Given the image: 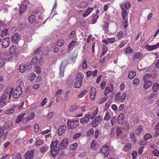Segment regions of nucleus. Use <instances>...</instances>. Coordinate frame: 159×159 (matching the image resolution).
<instances>
[{
	"instance_id": "obj_1",
	"label": "nucleus",
	"mask_w": 159,
	"mask_h": 159,
	"mask_svg": "<svg viewBox=\"0 0 159 159\" xmlns=\"http://www.w3.org/2000/svg\"><path fill=\"white\" fill-rule=\"evenodd\" d=\"M12 89L11 88H6L0 100V105L4 106L7 103V97L9 95V98H10L11 96V92Z\"/></svg>"
},
{
	"instance_id": "obj_2",
	"label": "nucleus",
	"mask_w": 159,
	"mask_h": 159,
	"mask_svg": "<svg viewBox=\"0 0 159 159\" xmlns=\"http://www.w3.org/2000/svg\"><path fill=\"white\" fill-rule=\"evenodd\" d=\"M98 111V108L97 107L94 111L93 112V115L92 116L90 114H86L84 117L80 119V122L82 124H85L89 122V119H93L97 114Z\"/></svg>"
},
{
	"instance_id": "obj_3",
	"label": "nucleus",
	"mask_w": 159,
	"mask_h": 159,
	"mask_svg": "<svg viewBox=\"0 0 159 159\" xmlns=\"http://www.w3.org/2000/svg\"><path fill=\"white\" fill-rule=\"evenodd\" d=\"M79 124L78 120H68L67 121V127L68 129H72L77 127Z\"/></svg>"
},
{
	"instance_id": "obj_4",
	"label": "nucleus",
	"mask_w": 159,
	"mask_h": 159,
	"mask_svg": "<svg viewBox=\"0 0 159 159\" xmlns=\"http://www.w3.org/2000/svg\"><path fill=\"white\" fill-rule=\"evenodd\" d=\"M13 91V90L12 91ZM22 92V89L21 87H16L11 94L14 98H18L20 97Z\"/></svg>"
},
{
	"instance_id": "obj_5",
	"label": "nucleus",
	"mask_w": 159,
	"mask_h": 159,
	"mask_svg": "<svg viewBox=\"0 0 159 159\" xmlns=\"http://www.w3.org/2000/svg\"><path fill=\"white\" fill-rule=\"evenodd\" d=\"M31 68L32 65L30 64H28L26 65L22 63L19 66V70L20 72L23 73L25 72L26 69L30 70Z\"/></svg>"
},
{
	"instance_id": "obj_6",
	"label": "nucleus",
	"mask_w": 159,
	"mask_h": 159,
	"mask_svg": "<svg viewBox=\"0 0 159 159\" xmlns=\"http://www.w3.org/2000/svg\"><path fill=\"white\" fill-rule=\"evenodd\" d=\"M69 140L67 138H65L63 139L59 144V147L61 149H64L66 148L68 145Z\"/></svg>"
},
{
	"instance_id": "obj_7",
	"label": "nucleus",
	"mask_w": 159,
	"mask_h": 159,
	"mask_svg": "<svg viewBox=\"0 0 159 159\" xmlns=\"http://www.w3.org/2000/svg\"><path fill=\"white\" fill-rule=\"evenodd\" d=\"M109 148L107 145H105L101 149V152L102 153L104 157L107 156L109 153Z\"/></svg>"
},
{
	"instance_id": "obj_8",
	"label": "nucleus",
	"mask_w": 159,
	"mask_h": 159,
	"mask_svg": "<svg viewBox=\"0 0 159 159\" xmlns=\"http://www.w3.org/2000/svg\"><path fill=\"white\" fill-rule=\"evenodd\" d=\"M10 44V40L9 37H7L4 38L2 40V46L3 48L8 47Z\"/></svg>"
},
{
	"instance_id": "obj_9",
	"label": "nucleus",
	"mask_w": 159,
	"mask_h": 159,
	"mask_svg": "<svg viewBox=\"0 0 159 159\" xmlns=\"http://www.w3.org/2000/svg\"><path fill=\"white\" fill-rule=\"evenodd\" d=\"M20 35L17 33L13 34L11 37V41L14 44L17 43L20 39Z\"/></svg>"
},
{
	"instance_id": "obj_10",
	"label": "nucleus",
	"mask_w": 159,
	"mask_h": 159,
	"mask_svg": "<svg viewBox=\"0 0 159 159\" xmlns=\"http://www.w3.org/2000/svg\"><path fill=\"white\" fill-rule=\"evenodd\" d=\"M113 85L111 84H109L105 88L104 91L105 96H106L109 93H111L113 90Z\"/></svg>"
},
{
	"instance_id": "obj_11",
	"label": "nucleus",
	"mask_w": 159,
	"mask_h": 159,
	"mask_svg": "<svg viewBox=\"0 0 159 159\" xmlns=\"http://www.w3.org/2000/svg\"><path fill=\"white\" fill-rule=\"evenodd\" d=\"M34 150H31L27 152L25 155V159H32L34 156Z\"/></svg>"
},
{
	"instance_id": "obj_12",
	"label": "nucleus",
	"mask_w": 159,
	"mask_h": 159,
	"mask_svg": "<svg viewBox=\"0 0 159 159\" xmlns=\"http://www.w3.org/2000/svg\"><path fill=\"white\" fill-rule=\"evenodd\" d=\"M66 129V126L65 125H62L60 126L58 129V134L59 135H61L65 132Z\"/></svg>"
},
{
	"instance_id": "obj_13",
	"label": "nucleus",
	"mask_w": 159,
	"mask_h": 159,
	"mask_svg": "<svg viewBox=\"0 0 159 159\" xmlns=\"http://www.w3.org/2000/svg\"><path fill=\"white\" fill-rule=\"evenodd\" d=\"M124 114L123 113H120L119 115L117 118V123L120 125L124 121Z\"/></svg>"
},
{
	"instance_id": "obj_14",
	"label": "nucleus",
	"mask_w": 159,
	"mask_h": 159,
	"mask_svg": "<svg viewBox=\"0 0 159 159\" xmlns=\"http://www.w3.org/2000/svg\"><path fill=\"white\" fill-rule=\"evenodd\" d=\"M51 154L53 157H55L59 152V148H51Z\"/></svg>"
},
{
	"instance_id": "obj_15",
	"label": "nucleus",
	"mask_w": 159,
	"mask_h": 159,
	"mask_svg": "<svg viewBox=\"0 0 159 159\" xmlns=\"http://www.w3.org/2000/svg\"><path fill=\"white\" fill-rule=\"evenodd\" d=\"M143 57V54L141 52H137L135 53L133 57V60H135L136 59H142Z\"/></svg>"
},
{
	"instance_id": "obj_16",
	"label": "nucleus",
	"mask_w": 159,
	"mask_h": 159,
	"mask_svg": "<svg viewBox=\"0 0 159 159\" xmlns=\"http://www.w3.org/2000/svg\"><path fill=\"white\" fill-rule=\"evenodd\" d=\"M159 47V43H157L155 45L152 46H150L148 45H146V48H147V49L149 51L154 50L155 49L157 48L158 47Z\"/></svg>"
},
{
	"instance_id": "obj_17",
	"label": "nucleus",
	"mask_w": 159,
	"mask_h": 159,
	"mask_svg": "<svg viewBox=\"0 0 159 159\" xmlns=\"http://www.w3.org/2000/svg\"><path fill=\"white\" fill-rule=\"evenodd\" d=\"M88 4V2L82 1L78 4L77 7L79 8H84L86 7Z\"/></svg>"
},
{
	"instance_id": "obj_18",
	"label": "nucleus",
	"mask_w": 159,
	"mask_h": 159,
	"mask_svg": "<svg viewBox=\"0 0 159 159\" xmlns=\"http://www.w3.org/2000/svg\"><path fill=\"white\" fill-rule=\"evenodd\" d=\"M25 115V113H22L21 114L19 115L16 119L15 120V123L18 124L20 123L23 118Z\"/></svg>"
},
{
	"instance_id": "obj_19",
	"label": "nucleus",
	"mask_w": 159,
	"mask_h": 159,
	"mask_svg": "<svg viewBox=\"0 0 159 159\" xmlns=\"http://www.w3.org/2000/svg\"><path fill=\"white\" fill-rule=\"evenodd\" d=\"M112 115V113L111 111H107L105 114L103 120L107 121L108 120L111 116Z\"/></svg>"
},
{
	"instance_id": "obj_20",
	"label": "nucleus",
	"mask_w": 159,
	"mask_h": 159,
	"mask_svg": "<svg viewBox=\"0 0 159 159\" xmlns=\"http://www.w3.org/2000/svg\"><path fill=\"white\" fill-rule=\"evenodd\" d=\"M130 6V4L128 2L124 3L120 6L122 10L128 9L129 8Z\"/></svg>"
},
{
	"instance_id": "obj_21",
	"label": "nucleus",
	"mask_w": 159,
	"mask_h": 159,
	"mask_svg": "<svg viewBox=\"0 0 159 159\" xmlns=\"http://www.w3.org/2000/svg\"><path fill=\"white\" fill-rule=\"evenodd\" d=\"M131 147L132 145L131 144L129 143H127L124 146L123 150L124 152H128L130 150Z\"/></svg>"
},
{
	"instance_id": "obj_22",
	"label": "nucleus",
	"mask_w": 159,
	"mask_h": 159,
	"mask_svg": "<svg viewBox=\"0 0 159 159\" xmlns=\"http://www.w3.org/2000/svg\"><path fill=\"white\" fill-rule=\"evenodd\" d=\"M58 141L57 140H55L52 141L50 145V148H59L57 147Z\"/></svg>"
},
{
	"instance_id": "obj_23",
	"label": "nucleus",
	"mask_w": 159,
	"mask_h": 159,
	"mask_svg": "<svg viewBox=\"0 0 159 159\" xmlns=\"http://www.w3.org/2000/svg\"><path fill=\"white\" fill-rule=\"evenodd\" d=\"M152 78L151 75L150 74H145L143 77V79L144 82L149 81Z\"/></svg>"
},
{
	"instance_id": "obj_24",
	"label": "nucleus",
	"mask_w": 159,
	"mask_h": 159,
	"mask_svg": "<svg viewBox=\"0 0 159 159\" xmlns=\"http://www.w3.org/2000/svg\"><path fill=\"white\" fill-rule=\"evenodd\" d=\"M84 78V75L81 73H79L76 76V80H78L82 82Z\"/></svg>"
},
{
	"instance_id": "obj_25",
	"label": "nucleus",
	"mask_w": 159,
	"mask_h": 159,
	"mask_svg": "<svg viewBox=\"0 0 159 159\" xmlns=\"http://www.w3.org/2000/svg\"><path fill=\"white\" fill-rule=\"evenodd\" d=\"M11 54L13 55L17 52V49L16 46H13L11 47L10 48Z\"/></svg>"
},
{
	"instance_id": "obj_26",
	"label": "nucleus",
	"mask_w": 159,
	"mask_h": 159,
	"mask_svg": "<svg viewBox=\"0 0 159 159\" xmlns=\"http://www.w3.org/2000/svg\"><path fill=\"white\" fill-rule=\"evenodd\" d=\"M144 82V88L145 89H148L150 86L152 85V82L151 81H148Z\"/></svg>"
},
{
	"instance_id": "obj_27",
	"label": "nucleus",
	"mask_w": 159,
	"mask_h": 159,
	"mask_svg": "<svg viewBox=\"0 0 159 159\" xmlns=\"http://www.w3.org/2000/svg\"><path fill=\"white\" fill-rule=\"evenodd\" d=\"M93 8L92 7L89 8L88 10H86L83 15L84 17H86L89 15L93 10Z\"/></svg>"
},
{
	"instance_id": "obj_28",
	"label": "nucleus",
	"mask_w": 159,
	"mask_h": 159,
	"mask_svg": "<svg viewBox=\"0 0 159 159\" xmlns=\"http://www.w3.org/2000/svg\"><path fill=\"white\" fill-rule=\"evenodd\" d=\"M136 75V72L134 71H130L128 74V78L129 79H132L134 78Z\"/></svg>"
},
{
	"instance_id": "obj_29",
	"label": "nucleus",
	"mask_w": 159,
	"mask_h": 159,
	"mask_svg": "<svg viewBox=\"0 0 159 159\" xmlns=\"http://www.w3.org/2000/svg\"><path fill=\"white\" fill-rule=\"evenodd\" d=\"M155 130L156 131L154 136L157 137L159 135V123H158L156 125Z\"/></svg>"
},
{
	"instance_id": "obj_30",
	"label": "nucleus",
	"mask_w": 159,
	"mask_h": 159,
	"mask_svg": "<svg viewBox=\"0 0 159 159\" xmlns=\"http://www.w3.org/2000/svg\"><path fill=\"white\" fill-rule=\"evenodd\" d=\"M36 20V16L34 15H31L29 18V21L30 23H33Z\"/></svg>"
},
{
	"instance_id": "obj_31",
	"label": "nucleus",
	"mask_w": 159,
	"mask_h": 159,
	"mask_svg": "<svg viewBox=\"0 0 159 159\" xmlns=\"http://www.w3.org/2000/svg\"><path fill=\"white\" fill-rule=\"evenodd\" d=\"M62 90L61 89H59L57 92L55 94V96L56 97V101L57 102V98L59 97V95H62Z\"/></svg>"
},
{
	"instance_id": "obj_32",
	"label": "nucleus",
	"mask_w": 159,
	"mask_h": 159,
	"mask_svg": "<svg viewBox=\"0 0 159 159\" xmlns=\"http://www.w3.org/2000/svg\"><path fill=\"white\" fill-rule=\"evenodd\" d=\"M82 82L78 80H76L74 84V87L75 88H79L81 86Z\"/></svg>"
},
{
	"instance_id": "obj_33",
	"label": "nucleus",
	"mask_w": 159,
	"mask_h": 159,
	"mask_svg": "<svg viewBox=\"0 0 159 159\" xmlns=\"http://www.w3.org/2000/svg\"><path fill=\"white\" fill-rule=\"evenodd\" d=\"M27 7V6L25 4H23L20 7L19 14L21 15L25 11Z\"/></svg>"
},
{
	"instance_id": "obj_34",
	"label": "nucleus",
	"mask_w": 159,
	"mask_h": 159,
	"mask_svg": "<svg viewBox=\"0 0 159 159\" xmlns=\"http://www.w3.org/2000/svg\"><path fill=\"white\" fill-rule=\"evenodd\" d=\"M49 147L47 145H45L43 147L41 148L40 149V151L42 153H44L46 151L48 150Z\"/></svg>"
},
{
	"instance_id": "obj_35",
	"label": "nucleus",
	"mask_w": 159,
	"mask_h": 159,
	"mask_svg": "<svg viewBox=\"0 0 159 159\" xmlns=\"http://www.w3.org/2000/svg\"><path fill=\"white\" fill-rule=\"evenodd\" d=\"M77 147V144L75 142L71 144L70 146V149L72 150H75Z\"/></svg>"
},
{
	"instance_id": "obj_36",
	"label": "nucleus",
	"mask_w": 159,
	"mask_h": 159,
	"mask_svg": "<svg viewBox=\"0 0 159 159\" xmlns=\"http://www.w3.org/2000/svg\"><path fill=\"white\" fill-rule=\"evenodd\" d=\"M159 89V85L157 83H155L153 85L152 90L154 92H157Z\"/></svg>"
},
{
	"instance_id": "obj_37",
	"label": "nucleus",
	"mask_w": 159,
	"mask_h": 159,
	"mask_svg": "<svg viewBox=\"0 0 159 159\" xmlns=\"http://www.w3.org/2000/svg\"><path fill=\"white\" fill-rule=\"evenodd\" d=\"M139 83V80L138 78H135L133 81V84L135 86H138Z\"/></svg>"
},
{
	"instance_id": "obj_38",
	"label": "nucleus",
	"mask_w": 159,
	"mask_h": 159,
	"mask_svg": "<svg viewBox=\"0 0 159 159\" xmlns=\"http://www.w3.org/2000/svg\"><path fill=\"white\" fill-rule=\"evenodd\" d=\"M36 76V75L35 73H32L29 75V79L31 81H33L34 80Z\"/></svg>"
},
{
	"instance_id": "obj_39",
	"label": "nucleus",
	"mask_w": 159,
	"mask_h": 159,
	"mask_svg": "<svg viewBox=\"0 0 159 159\" xmlns=\"http://www.w3.org/2000/svg\"><path fill=\"white\" fill-rule=\"evenodd\" d=\"M41 49V48H39L36 49L34 52V55L35 56H36L38 54H39L40 52Z\"/></svg>"
},
{
	"instance_id": "obj_40",
	"label": "nucleus",
	"mask_w": 159,
	"mask_h": 159,
	"mask_svg": "<svg viewBox=\"0 0 159 159\" xmlns=\"http://www.w3.org/2000/svg\"><path fill=\"white\" fill-rule=\"evenodd\" d=\"M76 42L75 41H72L68 46V48L70 50L72 49L74 46L75 45Z\"/></svg>"
},
{
	"instance_id": "obj_41",
	"label": "nucleus",
	"mask_w": 159,
	"mask_h": 159,
	"mask_svg": "<svg viewBox=\"0 0 159 159\" xmlns=\"http://www.w3.org/2000/svg\"><path fill=\"white\" fill-rule=\"evenodd\" d=\"M121 94L120 93H117L115 97V100L116 101H118L119 100L120 101Z\"/></svg>"
},
{
	"instance_id": "obj_42",
	"label": "nucleus",
	"mask_w": 159,
	"mask_h": 159,
	"mask_svg": "<svg viewBox=\"0 0 159 159\" xmlns=\"http://www.w3.org/2000/svg\"><path fill=\"white\" fill-rule=\"evenodd\" d=\"M94 129H90L87 133V135L89 136H92L94 133Z\"/></svg>"
},
{
	"instance_id": "obj_43",
	"label": "nucleus",
	"mask_w": 159,
	"mask_h": 159,
	"mask_svg": "<svg viewBox=\"0 0 159 159\" xmlns=\"http://www.w3.org/2000/svg\"><path fill=\"white\" fill-rule=\"evenodd\" d=\"M8 30L7 29H5L2 32L1 36L2 37H3L7 35Z\"/></svg>"
},
{
	"instance_id": "obj_44",
	"label": "nucleus",
	"mask_w": 159,
	"mask_h": 159,
	"mask_svg": "<svg viewBox=\"0 0 159 159\" xmlns=\"http://www.w3.org/2000/svg\"><path fill=\"white\" fill-rule=\"evenodd\" d=\"M152 137V135L151 134L148 133L144 135L143 138L144 140L147 141V140L151 138Z\"/></svg>"
},
{
	"instance_id": "obj_45",
	"label": "nucleus",
	"mask_w": 159,
	"mask_h": 159,
	"mask_svg": "<svg viewBox=\"0 0 159 159\" xmlns=\"http://www.w3.org/2000/svg\"><path fill=\"white\" fill-rule=\"evenodd\" d=\"M64 41L63 39L58 40L57 42V44L59 47H61L64 44Z\"/></svg>"
},
{
	"instance_id": "obj_46",
	"label": "nucleus",
	"mask_w": 159,
	"mask_h": 159,
	"mask_svg": "<svg viewBox=\"0 0 159 159\" xmlns=\"http://www.w3.org/2000/svg\"><path fill=\"white\" fill-rule=\"evenodd\" d=\"M82 66L83 69H87V63L86 60V59H84V60Z\"/></svg>"
},
{
	"instance_id": "obj_47",
	"label": "nucleus",
	"mask_w": 159,
	"mask_h": 159,
	"mask_svg": "<svg viewBox=\"0 0 159 159\" xmlns=\"http://www.w3.org/2000/svg\"><path fill=\"white\" fill-rule=\"evenodd\" d=\"M23 84V82L21 80H19L17 81L16 82V85H17V87H21L22 86Z\"/></svg>"
},
{
	"instance_id": "obj_48",
	"label": "nucleus",
	"mask_w": 159,
	"mask_h": 159,
	"mask_svg": "<svg viewBox=\"0 0 159 159\" xmlns=\"http://www.w3.org/2000/svg\"><path fill=\"white\" fill-rule=\"evenodd\" d=\"M35 70L37 74L40 73L41 72V70L40 67L39 66H36L35 68Z\"/></svg>"
},
{
	"instance_id": "obj_49",
	"label": "nucleus",
	"mask_w": 159,
	"mask_h": 159,
	"mask_svg": "<svg viewBox=\"0 0 159 159\" xmlns=\"http://www.w3.org/2000/svg\"><path fill=\"white\" fill-rule=\"evenodd\" d=\"M128 40H123L121 43L119 45V47L120 48H122L123 47H124L125 45L128 42Z\"/></svg>"
},
{
	"instance_id": "obj_50",
	"label": "nucleus",
	"mask_w": 159,
	"mask_h": 159,
	"mask_svg": "<svg viewBox=\"0 0 159 159\" xmlns=\"http://www.w3.org/2000/svg\"><path fill=\"white\" fill-rule=\"evenodd\" d=\"M123 31L119 32L117 34V36L119 40L120 39L123 37Z\"/></svg>"
},
{
	"instance_id": "obj_51",
	"label": "nucleus",
	"mask_w": 159,
	"mask_h": 159,
	"mask_svg": "<svg viewBox=\"0 0 159 159\" xmlns=\"http://www.w3.org/2000/svg\"><path fill=\"white\" fill-rule=\"evenodd\" d=\"M126 96V93H123L120 97V102H122L125 99Z\"/></svg>"
},
{
	"instance_id": "obj_52",
	"label": "nucleus",
	"mask_w": 159,
	"mask_h": 159,
	"mask_svg": "<svg viewBox=\"0 0 159 159\" xmlns=\"http://www.w3.org/2000/svg\"><path fill=\"white\" fill-rule=\"evenodd\" d=\"M15 111L14 108L9 109L6 111V113L7 114H10L13 113Z\"/></svg>"
},
{
	"instance_id": "obj_53",
	"label": "nucleus",
	"mask_w": 159,
	"mask_h": 159,
	"mask_svg": "<svg viewBox=\"0 0 159 159\" xmlns=\"http://www.w3.org/2000/svg\"><path fill=\"white\" fill-rule=\"evenodd\" d=\"M38 61L37 57H34L31 60L32 63L34 65L36 64Z\"/></svg>"
},
{
	"instance_id": "obj_54",
	"label": "nucleus",
	"mask_w": 159,
	"mask_h": 159,
	"mask_svg": "<svg viewBox=\"0 0 159 159\" xmlns=\"http://www.w3.org/2000/svg\"><path fill=\"white\" fill-rule=\"evenodd\" d=\"M125 52L127 53H132L133 52V50L131 48L128 47L126 49Z\"/></svg>"
},
{
	"instance_id": "obj_55",
	"label": "nucleus",
	"mask_w": 159,
	"mask_h": 159,
	"mask_svg": "<svg viewBox=\"0 0 159 159\" xmlns=\"http://www.w3.org/2000/svg\"><path fill=\"white\" fill-rule=\"evenodd\" d=\"M98 124L99 123L97 122L95 119L93 121L92 123V125L93 127H95L97 126L98 125Z\"/></svg>"
},
{
	"instance_id": "obj_56",
	"label": "nucleus",
	"mask_w": 159,
	"mask_h": 159,
	"mask_svg": "<svg viewBox=\"0 0 159 159\" xmlns=\"http://www.w3.org/2000/svg\"><path fill=\"white\" fill-rule=\"evenodd\" d=\"M98 17L97 16H94L92 17V21L93 24H94L97 22V19H98Z\"/></svg>"
},
{
	"instance_id": "obj_57",
	"label": "nucleus",
	"mask_w": 159,
	"mask_h": 159,
	"mask_svg": "<svg viewBox=\"0 0 159 159\" xmlns=\"http://www.w3.org/2000/svg\"><path fill=\"white\" fill-rule=\"evenodd\" d=\"M122 132V129L121 127H118L116 130V134L117 136H118Z\"/></svg>"
},
{
	"instance_id": "obj_58",
	"label": "nucleus",
	"mask_w": 159,
	"mask_h": 159,
	"mask_svg": "<svg viewBox=\"0 0 159 159\" xmlns=\"http://www.w3.org/2000/svg\"><path fill=\"white\" fill-rule=\"evenodd\" d=\"M109 43H114L115 41V38L114 37L111 38H107Z\"/></svg>"
},
{
	"instance_id": "obj_59",
	"label": "nucleus",
	"mask_w": 159,
	"mask_h": 159,
	"mask_svg": "<svg viewBox=\"0 0 159 159\" xmlns=\"http://www.w3.org/2000/svg\"><path fill=\"white\" fill-rule=\"evenodd\" d=\"M130 138L132 140V141L133 142H135L136 141L135 139L134 134L133 133H131L130 134Z\"/></svg>"
},
{
	"instance_id": "obj_60",
	"label": "nucleus",
	"mask_w": 159,
	"mask_h": 159,
	"mask_svg": "<svg viewBox=\"0 0 159 159\" xmlns=\"http://www.w3.org/2000/svg\"><path fill=\"white\" fill-rule=\"evenodd\" d=\"M127 13V10L126 9H123L122 11V16L123 18H125Z\"/></svg>"
},
{
	"instance_id": "obj_61",
	"label": "nucleus",
	"mask_w": 159,
	"mask_h": 159,
	"mask_svg": "<svg viewBox=\"0 0 159 159\" xmlns=\"http://www.w3.org/2000/svg\"><path fill=\"white\" fill-rule=\"evenodd\" d=\"M102 119V117L101 116H98L95 119L97 122L98 123L101 121Z\"/></svg>"
},
{
	"instance_id": "obj_62",
	"label": "nucleus",
	"mask_w": 159,
	"mask_h": 159,
	"mask_svg": "<svg viewBox=\"0 0 159 159\" xmlns=\"http://www.w3.org/2000/svg\"><path fill=\"white\" fill-rule=\"evenodd\" d=\"M44 61L43 57H40L39 59L38 62L40 65H42L44 64Z\"/></svg>"
},
{
	"instance_id": "obj_63",
	"label": "nucleus",
	"mask_w": 159,
	"mask_h": 159,
	"mask_svg": "<svg viewBox=\"0 0 159 159\" xmlns=\"http://www.w3.org/2000/svg\"><path fill=\"white\" fill-rule=\"evenodd\" d=\"M137 152L136 151H134L132 153V158L133 159H135L137 157Z\"/></svg>"
},
{
	"instance_id": "obj_64",
	"label": "nucleus",
	"mask_w": 159,
	"mask_h": 159,
	"mask_svg": "<svg viewBox=\"0 0 159 159\" xmlns=\"http://www.w3.org/2000/svg\"><path fill=\"white\" fill-rule=\"evenodd\" d=\"M153 155L155 156H158L159 155V151L157 149H155L152 151Z\"/></svg>"
}]
</instances>
